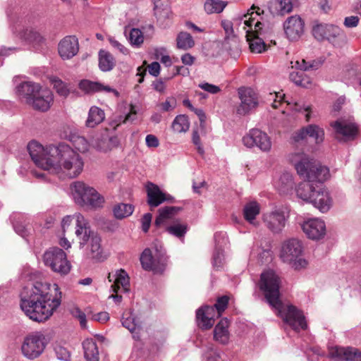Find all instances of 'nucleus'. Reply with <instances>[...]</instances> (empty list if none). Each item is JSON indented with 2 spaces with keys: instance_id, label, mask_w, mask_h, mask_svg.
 Returning a JSON list of instances; mask_svg holds the SVG:
<instances>
[{
  "instance_id": "c85d7f7f",
  "label": "nucleus",
  "mask_w": 361,
  "mask_h": 361,
  "mask_svg": "<svg viewBox=\"0 0 361 361\" xmlns=\"http://www.w3.org/2000/svg\"><path fill=\"white\" fill-rule=\"evenodd\" d=\"M53 101L51 91L47 88H41L29 104L36 110L47 111L51 107Z\"/></svg>"
},
{
  "instance_id": "f257e3e1",
  "label": "nucleus",
  "mask_w": 361,
  "mask_h": 361,
  "mask_svg": "<svg viewBox=\"0 0 361 361\" xmlns=\"http://www.w3.org/2000/svg\"><path fill=\"white\" fill-rule=\"evenodd\" d=\"M55 295L48 291L47 283L37 282L26 286L20 293V308L29 319L37 322L47 320L60 306L61 293L59 286L54 285Z\"/></svg>"
},
{
  "instance_id": "412c9836",
  "label": "nucleus",
  "mask_w": 361,
  "mask_h": 361,
  "mask_svg": "<svg viewBox=\"0 0 361 361\" xmlns=\"http://www.w3.org/2000/svg\"><path fill=\"white\" fill-rule=\"evenodd\" d=\"M303 232L312 240H319L326 235L325 222L319 218L308 219L301 225Z\"/></svg>"
},
{
  "instance_id": "a878e982",
  "label": "nucleus",
  "mask_w": 361,
  "mask_h": 361,
  "mask_svg": "<svg viewBox=\"0 0 361 361\" xmlns=\"http://www.w3.org/2000/svg\"><path fill=\"white\" fill-rule=\"evenodd\" d=\"M283 28L290 40H297L303 33L304 22L299 16H292L286 20Z\"/></svg>"
},
{
  "instance_id": "052dcab7",
  "label": "nucleus",
  "mask_w": 361,
  "mask_h": 361,
  "mask_svg": "<svg viewBox=\"0 0 361 361\" xmlns=\"http://www.w3.org/2000/svg\"><path fill=\"white\" fill-rule=\"evenodd\" d=\"M55 353L57 358L63 361H70V353L64 347L56 346L55 347Z\"/></svg>"
},
{
  "instance_id": "603ef678",
  "label": "nucleus",
  "mask_w": 361,
  "mask_h": 361,
  "mask_svg": "<svg viewBox=\"0 0 361 361\" xmlns=\"http://www.w3.org/2000/svg\"><path fill=\"white\" fill-rule=\"evenodd\" d=\"M71 141L75 149L80 152L85 153L89 149V143L82 136L73 135Z\"/></svg>"
},
{
  "instance_id": "f3484780",
  "label": "nucleus",
  "mask_w": 361,
  "mask_h": 361,
  "mask_svg": "<svg viewBox=\"0 0 361 361\" xmlns=\"http://www.w3.org/2000/svg\"><path fill=\"white\" fill-rule=\"evenodd\" d=\"M331 126L335 130L336 139L340 141L352 140L357 135V126L351 117L348 119L340 118L332 123Z\"/></svg>"
},
{
  "instance_id": "ddd939ff",
  "label": "nucleus",
  "mask_w": 361,
  "mask_h": 361,
  "mask_svg": "<svg viewBox=\"0 0 361 361\" xmlns=\"http://www.w3.org/2000/svg\"><path fill=\"white\" fill-rule=\"evenodd\" d=\"M288 210L283 207H275L262 214V219L264 226L272 233H281L289 219Z\"/></svg>"
},
{
  "instance_id": "680f3d73",
  "label": "nucleus",
  "mask_w": 361,
  "mask_h": 361,
  "mask_svg": "<svg viewBox=\"0 0 361 361\" xmlns=\"http://www.w3.org/2000/svg\"><path fill=\"white\" fill-rule=\"evenodd\" d=\"M279 11L281 14L288 13L293 10V4L291 0H279Z\"/></svg>"
},
{
  "instance_id": "0eeeda50",
  "label": "nucleus",
  "mask_w": 361,
  "mask_h": 361,
  "mask_svg": "<svg viewBox=\"0 0 361 361\" xmlns=\"http://www.w3.org/2000/svg\"><path fill=\"white\" fill-rule=\"evenodd\" d=\"M73 197L75 202L90 209L102 208L104 198L94 188L82 181H76L71 185Z\"/></svg>"
},
{
  "instance_id": "2f4dec72",
  "label": "nucleus",
  "mask_w": 361,
  "mask_h": 361,
  "mask_svg": "<svg viewBox=\"0 0 361 361\" xmlns=\"http://www.w3.org/2000/svg\"><path fill=\"white\" fill-rule=\"evenodd\" d=\"M41 88V86L37 83L30 81L24 82L17 87V92L18 96L25 99V102L29 104Z\"/></svg>"
},
{
  "instance_id": "58836bf2",
  "label": "nucleus",
  "mask_w": 361,
  "mask_h": 361,
  "mask_svg": "<svg viewBox=\"0 0 361 361\" xmlns=\"http://www.w3.org/2000/svg\"><path fill=\"white\" fill-rule=\"evenodd\" d=\"M121 324L132 334L140 328L139 320L131 310H126L123 312L121 317Z\"/></svg>"
},
{
  "instance_id": "aec40b11",
  "label": "nucleus",
  "mask_w": 361,
  "mask_h": 361,
  "mask_svg": "<svg viewBox=\"0 0 361 361\" xmlns=\"http://www.w3.org/2000/svg\"><path fill=\"white\" fill-rule=\"evenodd\" d=\"M238 95L240 99V104L237 109V113L238 114L246 115L258 106L259 100L257 94L252 88H239Z\"/></svg>"
},
{
  "instance_id": "338daca9",
  "label": "nucleus",
  "mask_w": 361,
  "mask_h": 361,
  "mask_svg": "<svg viewBox=\"0 0 361 361\" xmlns=\"http://www.w3.org/2000/svg\"><path fill=\"white\" fill-rule=\"evenodd\" d=\"M221 26L224 28L226 37L228 36H235L233 34V25L231 21L228 20H224L221 21Z\"/></svg>"
},
{
  "instance_id": "72a5a7b5",
  "label": "nucleus",
  "mask_w": 361,
  "mask_h": 361,
  "mask_svg": "<svg viewBox=\"0 0 361 361\" xmlns=\"http://www.w3.org/2000/svg\"><path fill=\"white\" fill-rule=\"evenodd\" d=\"M182 208L180 207L167 206L159 209V214L155 219L156 226L169 223L172 221L174 217L178 214Z\"/></svg>"
},
{
  "instance_id": "4c0bfd02",
  "label": "nucleus",
  "mask_w": 361,
  "mask_h": 361,
  "mask_svg": "<svg viewBox=\"0 0 361 361\" xmlns=\"http://www.w3.org/2000/svg\"><path fill=\"white\" fill-rule=\"evenodd\" d=\"M222 47L234 59H237L240 56V41L236 35L225 37Z\"/></svg>"
},
{
  "instance_id": "c756f323",
  "label": "nucleus",
  "mask_w": 361,
  "mask_h": 361,
  "mask_svg": "<svg viewBox=\"0 0 361 361\" xmlns=\"http://www.w3.org/2000/svg\"><path fill=\"white\" fill-rule=\"evenodd\" d=\"M273 184L281 194L288 195L292 192L295 185L293 176L288 171L282 172L274 177Z\"/></svg>"
},
{
  "instance_id": "cd10ccee",
  "label": "nucleus",
  "mask_w": 361,
  "mask_h": 361,
  "mask_svg": "<svg viewBox=\"0 0 361 361\" xmlns=\"http://www.w3.org/2000/svg\"><path fill=\"white\" fill-rule=\"evenodd\" d=\"M59 54L63 59H70L77 54L79 50L78 39L75 36H66L59 44Z\"/></svg>"
},
{
  "instance_id": "7ed1b4c3",
  "label": "nucleus",
  "mask_w": 361,
  "mask_h": 361,
  "mask_svg": "<svg viewBox=\"0 0 361 361\" xmlns=\"http://www.w3.org/2000/svg\"><path fill=\"white\" fill-rule=\"evenodd\" d=\"M290 161L300 177L305 180L296 186V195L308 202L317 190V185L323 183L329 178V169L303 152L291 154Z\"/></svg>"
},
{
  "instance_id": "a18cd8bd",
  "label": "nucleus",
  "mask_w": 361,
  "mask_h": 361,
  "mask_svg": "<svg viewBox=\"0 0 361 361\" xmlns=\"http://www.w3.org/2000/svg\"><path fill=\"white\" fill-rule=\"evenodd\" d=\"M176 44L178 49L188 50L195 46V41L190 34L180 32L176 37Z\"/></svg>"
},
{
  "instance_id": "13d9d810",
  "label": "nucleus",
  "mask_w": 361,
  "mask_h": 361,
  "mask_svg": "<svg viewBox=\"0 0 361 361\" xmlns=\"http://www.w3.org/2000/svg\"><path fill=\"white\" fill-rule=\"evenodd\" d=\"M72 315L78 319L80 324L82 328H85L87 325L86 315L78 307H74L71 310Z\"/></svg>"
},
{
  "instance_id": "69168bd1",
  "label": "nucleus",
  "mask_w": 361,
  "mask_h": 361,
  "mask_svg": "<svg viewBox=\"0 0 361 361\" xmlns=\"http://www.w3.org/2000/svg\"><path fill=\"white\" fill-rule=\"evenodd\" d=\"M199 87L203 90L212 94H216L220 91L219 87L208 82L200 83Z\"/></svg>"
},
{
  "instance_id": "dca6fc26",
  "label": "nucleus",
  "mask_w": 361,
  "mask_h": 361,
  "mask_svg": "<svg viewBox=\"0 0 361 361\" xmlns=\"http://www.w3.org/2000/svg\"><path fill=\"white\" fill-rule=\"evenodd\" d=\"M56 147L54 145H50L45 148L37 141H30L27 145V150L33 162L37 167L44 171L48 170L47 164L53 161V157L49 154V148Z\"/></svg>"
},
{
  "instance_id": "6e6552de",
  "label": "nucleus",
  "mask_w": 361,
  "mask_h": 361,
  "mask_svg": "<svg viewBox=\"0 0 361 361\" xmlns=\"http://www.w3.org/2000/svg\"><path fill=\"white\" fill-rule=\"evenodd\" d=\"M259 16L258 11H250L244 14L240 18V21L243 23V29L246 32L247 40L249 42L250 49L252 52L260 54L266 50V44L263 39L258 36L250 39V35H260L262 34V23L257 20V17Z\"/></svg>"
},
{
  "instance_id": "2eb2a0df",
  "label": "nucleus",
  "mask_w": 361,
  "mask_h": 361,
  "mask_svg": "<svg viewBox=\"0 0 361 361\" xmlns=\"http://www.w3.org/2000/svg\"><path fill=\"white\" fill-rule=\"evenodd\" d=\"M140 260L145 270L161 274L166 269L167 257L161 247H160V250L155 247L154 252L149 248H146L142 252Z\"/></svg>"
},
{
  "instance_id": "79ce46f5",
  "label": "nucleus",
  "mask_w": 361,
  "mask_h": 361,
  "mask_svg": "<svg viewBox=\"0 0 361 361\" xmlns=\"http://www.w3.org/2000/svg\"><path fill=\"white\" fill-rule=\"evenodd\" d=\"M105 118L104 112L97 106H92L88 113L86 126L89 128H94L102 123Z\"/></svg>"
},
{
  "instance_id": "4d7b16f0",
  "label": "nucleus",
  "mask_w": 361,
  "mask_h": 361,
  "mask_svg": "<svg viewBox=\"0 0 361 361\" xmlns=\"http://www.w3.org/2000/svg\"><path fill=\"white\" fill-rule=\"evenodd\" d=\"M204 128L201 129L200 128H199L197 130H193L192 134V142L193 145L196 147L198 154H200V155H203L204 154V149L200 140V131L202 132Z\"/></svg>"
},
{
  "instance_id": "9d476101",
  "label": "nucleus",
  "mask_w": 361,
  "mask_h": 361,
  "mask_svg": "<svg viewBox=\"0 0 361 361\" xmlns=\"http://www.w3.org/2000/svg\"><path fill=\"white\" fill-rule=\"evenodd\" d=\"M228 303V298L226 295L217 299L214 306L205 305L196 312L197 325L203 329H210L214 323L215 317H219L226 310Z\"/></svg>"
},
{
  "instance_id": "5701e85b",
  "label": "nucleus",
  "mask_w": 361,
  "mask_h": 361,
  "mask_svg": "<svg viewBox=\"0 0 361 361\" xmlns=\"http://www.w3.org/2000/svg\"><path fill=\"white\" fill-rule=\"evenodd\" d=\"M308 203L312 204L321 212H328L332 206V199L329 192L324 188L322 183L317 185V190Z\"/></svg>"
},
{
  "instance_id": "4468645a",
  "label": "nucleus",
  "mask_w": 361,
  "mask_h": 361,
  "mask_svg": "<svg viewBox=\"0 0 361 361\" xmlns=\"http://www.w3.org/2000/svg\"><path fill=\"white\" fill-rule=\"evenodd\" d=\"M291 64L292 68H295L297 70L290 73V80L298 86L308 87L312 84V80L304 71L318 69L322 64V61L316 60L306 61L302 59L300 60L292 61Z\"/></svg>"
},
{
  "instance_id": "7c9ffc66",
  "label": "nucleus",
  "mask_w": 361,
  "mask_h": 361,
  "mask_svg": "<svg viewBox=\"0 0 361 361\" xmlns=\"http://www.w3.org/2000/svg\"><path fill=\"white\" fill-rule=\"evenodd\" d=\"M10 219L16 233L23 238H26L30 230L28 217L24 214L14 213L11 216Z\"/></svg>"
},
{
  "instance_id": "de8ad7c7",
  "label": "nucleus",
  "mask_w": 361,
  "mask_h": 361,
  "mask_svg": "<svg viewBox=\"0 0 361 361\" xmlns=\"http://www.w3.org/2000/svg\"><path fill=\"white\" fill-rule=\"evenodd\" d=\"M134 211V206L130 204L119 203L113 209L114 215L118 219H122L130 216Z\"/></svg>"
},
{
  "instance_id": "f704fd0d",
  "label": "nucleus",
  "mask_w": 361,
  "mask_h": 361,
  "mask_svg": "<svg viewBox=\"0 0 361 361\" xmlns=\"http://www.w3.org/2000/svg\"><path fill=\"white\" fill-rule=\"evenodd\" d=\"M260 205L256 201H251L246 203L243 209L244 219L251 225L258 226L259 222L256 221V217L259 214Z\"/></svg>"
},
{
  "instance_id": "f03ea898",
  "label": "nucleus",
  "mask_w": 361,
  "mask_h": 361,
  "mask_svg": "<svg viewBox=\"0 0 361 361\" xmlns=\"http://www.w3.org/2000/svg\"><path fill=\"white\" fill-rule=\"evenodd\" d=\"M280 286L281 279L273 270L269 269L261 274L259 286L266 302L284 324L293 330L299 331L305 329L307 325L303 313L293 305L284 303L280 300Z\"/></svg>"
},
{
  "instance_id": "20e7f679",
  "label": "nucleus",
  "mask_w": 361,
  "mask_h": 361,
  "mask_svg": "<svg viewBox=\"0 0 361 361\" xmlns=\"http://www.w3.org/2000/svg\"><path fill=\"white\" fill-rule=\"evenodd\" d=\"M49 154L53 157V161L47 164V171L60 178H74L82 171V159L69 145L61 142L56 147L49 148Z\"/></svg>"
},
{
  "instance_id": "bb28decb",
  "label": "nucleus",
  "mask_w": 361,
  "mask_h": 361,
  "mask_svg": "<svg viewBox=\"0 0 361 361\" xmlns=\"http://www.w3.org/2000/svg\"><path fill=\"white\" fill-rule=\"evenodd\" d=\"M146 190L147 202L150 207H157L165 201H173V197L171 195L163 192L158 185L152 183H147Z\"/></svg>"
},
{
  "instance_id": "9b49d317",
  "label": "nucleus",
  "mask_w": 361,
  "mask_h": 361,
  "mask_svg": "<svg viewBox=\"0 0 361 361\" xmlns=\"http://www.w3.org/2000/svg\"><path fill=\"white\" fill-rule=\"evenodd\" d=\"M43 261L51 271L61 276L67 275L71 269V264L67 259L66 253L57 247L47 250L43 255Z\"/></svg>"
},
{
  "instance_id": "3c124183",
  "label": "nucleus",
  "mask_w": 361,
  "mask_h": 361,
  "mask_svg": "<svg viewBox=\"0 0 361 361\" xmlns=\"http://www.w3.org/2000/svg\"><path fill=\"white\" fill-rule=\"evenodd\" d=\"M188 230L186 224H175L166 227V231L171 235L176 236L178 238H182L185 236Z\"/></svg>"
},
{
  "instance_id": "e433bc0d",
  "label": "nucleus",
  "mask_w": 361,
  "mask_h": 361,
  "mask_svg": "<svg viewBox=\"0 0 361 361\" xmlns=\"http://www.w3.org/2000/svg\"><path fill=\"white\" fill-rule=\"evenodd\" d=\"M121 286L123 292L127 293L130 290V279L127 272L121 269L116 271L115 284L111 286V290L114 293H118Z\"/></svg>"
},
{
  "instance_id": "5fc2aeb1",
  "label": "nucleus",
  "mask_w": 361,
  "mask_h": 361,
  "mask_svg": "<svg viewBox=\"0 0 361 361\" xmlns=\"http://www.w3.org/2000/svg\"><path fill=\"white\" fill-rule=\"evenodd\" d=\"M328 24H317L312 28V35L318 41L325 39L326 37V31L328 30Z\"/></svg>"
},
{
  "instance_id": "a19ab883",
  "label": "nucleus",
  "mask_w": 361,
  "mask_h": 361,
  "mask_svg": "<svg viewBox=\"0 0 361 361\" xmlns=\"http://www.w3.org/2000/svg\"><path fill=\"white\" fill-rule=\"evenodd\" d=\"M84 355L87 361H99V351L93 339H85L82 343Z\"/></svg>"
},
{
  "instance_id": "e2e57ef3",
  "label": "nucleus",
  "mask_w": 361,
  "mask_h": 361,
  "mask_svg": "<svg viewBox=\"0 0 361 361\" xmlns=\"http://www.w3.org/2000/svg\"><path fill=\"white\" fill-rule=\"evenodd\" d=\"M169 80V79H167V77L159 78L152 83V87L156 91L159 92H164L166 89L165 83Z\"/></svg>"
},
{
  "instance_id": "bf43d9fd",
  "label": "nucleus",
  "mask_w": 361,
  "mask_h": 361,
  "mask_svg": "<svg viewBox=\"0 0 361 361\" xmlns=\"http://www.w3.org/2000/svg\"><path fill=\"white\" fill-rule=\"evenodd\" d=\"M109 42L111 46L116 50H118L120 53L127 55L129 54V51L127 48H126L121 43H120L118 40H116L113 37H109L108 38Z\"/></svg>"
},
{
  "instance_id": "4be33fe9",
  "label": "nucleus",
  "mask_w": 361,
  "mask_h": 361,
  "mask_svg": "<svg viewBox=\"0 0 361 361\" xmlns=\"http://www.w3.org/2000/svg\"><path fill=\"white\" fill-rule=\"evenodd\" d=\"M307 137L312 139L317 144L321 143L324 140V131L318 126L310 124L302 128L293 135V140L295 142L304 141Z\"/></svg>"
},
{
  "instance_id": "6ab92c4d",
  "label": "nucleus",
  "mask_w": 361,
  "mask_h": 361,
  "mask_svg": "<svg viewBox=\"0 0 361 361\" xmlns=\"http://www.w3.org/2000/svg\"><path fill=\"white\" fill-rule=\"evenodd\" d=\"M267 102H270L274 109H277L282 104L286 103V106H289L291 110L305 113V118L307 121H309L311 118L310 106L300 104L297 102L291 104L290 102L285 100V94L282 91L270 92L267 97Z\"/></svg>"
},
{
  "instance_id": "423d86ee",
  "label": "nucleus",
  "mask_w": 361,
  "mask_h": 361,
  "mask_svg": "<svg viewBox=\"0 0 361 361\" xmlns=\"http://www.w3.org/2000/svg\"><path fill=\"white\" fill-rule=\"evenodd\" d=\"M7 16L9 29L16 37L35 49H38L44 44V37L35 27L23 25V20L16 15L8 13Z\"/></svg>"
},
{
  "instance_id": "c03bdc74",
  "label": "nucleus",
  "mask_w": 361,
  "mask_h": 361,
  "mask_svg": "<svg viewBox=\"0 0 361 361\" xmlns=\"http://www.w3.org/2000/svg\"><path fill=\"white\" fill-rule=\"evenodd\" d=\"M171 128L176 133H185L190 128L188 117L185 114L176 116L172 122Z\"/></svg>"
},
{
  "instance_id": "c9c22d12",
  "label": "nucleus",
  "mask_w": 361,
  "mask_h": 361,
  "mask_svg": "<svg viewBox=\"0 0 361 361\" xmlns=\"http://www.w3.org/2000/svg\"><path fill=\"white\" fill-rule=\"evenodd\" d=\"M228 326L229 322L226 318L221 319L216 325L214 330V338L216 341L222 344L228 343L230 338Z\"/></svg>"
},
{
  "instance_id": "774afa93",
  "label": "nucleus",
  "mask_w": 361,
  "mask_h": 361,
  "mask_svg": "<svg viewBox=\"0 0 361 361\" xmlns=\"http://www.w3.org/2000/svg\"><path fill=\"white\" fill-rule=\"evenodd\" d=\"M192 111L197 116L200 121V128L201 129L204 128L205 121H206V115L203 109L195 108L192 110Z\"/></svg>"
},
{
  "instance_id": "a211bd4d",
  "label": "nucleus",
  "mask_w": 361,
  "mask_h": 361,
  "mask_svg": "<svg viewBox=\"0 0 361 361\" xmlns=\"http://www.w3.org/2000/svg\"><path fill=\"white\" fill-rule=\"evenodd\" d=\"M244 145L248 148L258 147L262 152H269L271 148V142L268 135L259 129H251L243 137Z\"/></svg>"
},
{
  "instance_id": "6e6d98bb",
  "label": "nucleus",
  "mask_w": 361,
  "mask_h": 361,
  "mask_svg": "<svg viewBox=\"0 0 361 361\" xmlns=\"http://www.w3.org/2000/svg\"><path fill=\"white\" fill-rule=\"evenodd\" d=\"M337 37H341L342 39L344 37L342 35V30L338 26L329 25L325 39L334 43V40Z\"/></svg>"
},
{
  "instance_id": "864d4df0",
  "label": "nucleus",
  "mask_w": 361,
  "mask_h": 361,
  "mask_svg": "<svg viewBox=\"0 0 361 361\" xmlns=\"http://www.w3.org/2000/svg\"><path fill=\"white\" fill-rule=\"evenodd\" d=\"M128 39L133 46L139 47L143 43L144 36L140 29L133 28L130 32Z\"/></svg>"
},
{
  "instance_id": "b1692460",
  "label": "nucleus",
  "mask_w": 361,
  "mask_h": 361,
  "mask_svg": "<svg viewBox=\"0 0 361 361\" xmlns=\"http://www.w3.org/2000/svg\"><path fill=\"white\" fill-rule=\"evenodd\" d=\"M215 249L212 255V264L214 268H222L224 264V248L228 244V238L224 232L214 234Z\"/></svg>"
},
{
  "instance_id": "393cba45",
  "label": "nucleus",
  "mask_w": 361,
  "mask_h": 361,
  "mask_svg": "<svg viewBox=\"0 0 361 361\" xmlns=\"http://www.w3.org/2000/svg\"><path fill=\"white\" fill-rule=\"evenodd\" d=\"M329 356L335 361H361V351L353 347H335Z\"/></svg>"
},
{
  "instance_id": "09e8293b",
  "label": "nucleus",
  "mask_w": 361,
  "mask_h": 361,
  "mask_svg": "<svg viewBox=\"0 0 361 361\" xmlns=\"http://www.w3.org/2000/svg\"><path fill=\"white\" fill-rule=\"evenodd\" d=\"M227 2L222 0H207L204 3V11L208 14L219 13L224 11Z\"/></svg>"
},
{
  "instance_id": "473e14b6",
  "label": "nucleus",
  "mask_w": 361,
  "mask_h": 361,
  "mask_svg": "<svg viewBox=\"0 0 361 361\" xmlns=\"http://www.w3.org/2000/svg\"><path fill=\"white\" fill-rule=\"evenodd\" d=\"M80 90L87 93L96 92H113L116 97L118 96V92L115 89L111 88L109 85H104L98 82H92L88 80H82L79 83Z\"/></svg>"
},
{
  "instance_id": "8fccbe9b",
  "label": "nucleus",
  "mask_w": 361,
  "mask_h": 361,
  "mask_svg": "<svg viewBox=\"0 0 361 361\" xmlns=\"http://www.w3.org/2000/svg\"><path fill=\"white\" fill-rule=\"evenodd\" d=\"M223 353L214 348L213 344L207 346V350L204 353L206 361H224Z\"/></svg>"
},
{
  "instance_id": "1a4fd4ad",
  "label": "nucleus",
  "mask_w": 361,
  "mask_h": 361,
  "mask_svg": "<svg viewBox=\"0 0 361 361\" xmlns=\"http://www.w3.org/2000/svg\"><path fill=\"white\" fill-rule=\"evenodd\" d=\"M302 252L301 241L296 238H290L283 243L280 258L295 270H301L307 266V261L302 257Z\"/></svg>"
},
{
  "instance_id": "0e129e2a",
  "label": "nucleus",
  "mask_w": 361,
  "mask_h": 361,
  "mask_svg": "<svg viewBox=\"0 0 361 361\" xmlns=\"http://www.w3.org/2000/svg\"><path fill=\"white\" fill-rule=\"evenodd\" d=\"M152 215L150 213H146L141 219L142 230L147 233L151 225Z\"/></svg>"
},
{
  "instance_id": "49530a36",
  "label": "nucleus",
  "mask_w": 361,
  "mask_h": 361,
  "mask_svg": "<svg viewBox=\"0 0 361 361\" xmlns=\"http://www.w3.org/2000/svg\"><path fill=\"white\" fill-rule=\"evenodd\" d=\"M49 81L57 94L62 97H67L70 93L69 85L56 76L49 78Z\"/></svg>"
},
{
  "instance_id": "f8f14e48",
  "label": "nucleus",
  "mask_w": 361,
  "mask_h": 361,
  "mask_svg": "<svg viewBox=\"0 0 361 361\" xmlns=\"http://www.w3.org/2000/svg\"><path fill=\"white\" fill-rule=\"evenodd\" d=\"M47 344L45 335L42 331H34L24 337L21 345V352L29 360L39 357Z\"/></svg>"
},
{
  "instance_id": "37998d69",
  "label": "nucleus",
  "mask_w": 361,
  "mask_h": 361,
  "mask_svg": "<svg viewBox=\"0 0 361 361\" xmlns=\"http://www.w3.org/2000/svg\"><path fill=\"white\" fill-rule=\"evenodd\" d=\"M154 15L158 19L169 18L171 9L169 0H153Z\"/></svg>"
},
{
  "instance_id": "39448f33",
  "label": "nucleus",
  "mask_w": 361,
  "mask_h": 361,
  "mask_svg": "<svg viewBox=\"0 0 361 361\" xmlns=\"http://www.w3.org/2000/svg\"><path fill=\"white\" fill-rule=\"evenodd\" d=\"M75 220V235L79 240L80 247L89 245L91 257L101 259L102 257L101 238L90 228L89 222L80 213H76Z\"/></svg>"
},
{
  "instance_id": "ea45409f",
  "label": "nucleus",
  "mask_w": 361,
  "mask_h": 361,
  "mask_svg": "<svg viewBox=\"0 0 361 361\" xmlns=\"http://www.w3.org/2000/svg\"><path fill=\"white\" fill-rule=\"evenodd\" d=\"M99 68L103 72H108L114 69L116 66L114 56L108 51L101 49L98 54Z\"/></svg>"
}]
</instances>
